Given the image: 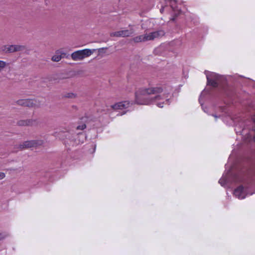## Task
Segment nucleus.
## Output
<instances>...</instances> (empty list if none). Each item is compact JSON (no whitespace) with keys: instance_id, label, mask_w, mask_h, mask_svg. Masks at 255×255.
I'll use <instances>...</instances> for the list:
<instances>
[{"instance_id":"f257e3e1","label":"nucleus","mask_w":255,"mask_h":255,"mask_svg":"<svg viewBox=\"0 0 255 255\" xmlns=\"http://www.w3.org/2000/svg\"><path fill=\"white\" fill-rule=\"evenodd\" d=\"M162 86L138 89L135 93V103L138 105H149L155 104L159 108L169 105V93L164 92Z\"/></svg>"},{"instance_id":"f03ea898","label":"nucleus","mask_w":255,"mask_h":255,"mask_svg":"<svg viewBox=\"0 0 255 255\" xmlns=\"http://www.w3.org/2000/svg\"><path fill=\"white\" fill-rule=\"evenodd\" d=\"M252 186V185L249 183H246L244 186L240 185L234 190L233 194L239 199H244L248 195H252L255 193V192L250 191Z\"/></svg>"},{"instance_id":"7ed1b4c3","label":"nucleus","mask_w":255,"mask_h":255,"mask_svg":"<svg viewBox=\"0 0 255 255\" xmlns=\"http://www.w3.org/2000/svg\"><path fill=\"white\" fill-rule=\"evenodd\" d=\"M208 85L216 88L218 86L222 81L223 77L217 74L209 71H205Z\"/></svg>"},{"instance_id":"20e7f679","label":"nucleus","mask_w":255,"mask_h":255,"mask_svg":"<svg viewBox=\"0 0 255 255\" xmlns=\"http://www.w3.org/2000/svg\"><path fill=\"white\" fill-rule=\"evenodd\" d=\"M95 50V49H90L77 50L71 54V58L74 61L82 60L84 58L91 56Z\"/></svg>"},{"instance_id":"39448f33","label":"nucleus","mask_w":255,"mask_h":255,"mask_svg":"<svg viewBox=\"0 0 255 255\" xmlns=\"http://www.w3.org/2000/svg\"><path fill=\"white\" fill-rule=\"evenodd\" d=\"M17 105L28 107H38L40 103L35 99H20L16 101Z\"/></svg>"},{"instance_id":"423d86ee","label":"nucleus","mask_w":255,"mask_h":255,"mask_svg":"<svg viewBox=\"0 0 255 255\" xmlns=\"http://www.w3.org/2000/svg\"><path fill=\"white\" fill-rule=\"evenodd\" d=\"M43 141L42 140H28L23 142L22 143L19 145V148L20 149L24 148H31L33 147H36L39 145L43 144Z\"/></svg>"},{"instance_id":"0eeeda50","label":"nucleus","mask_w":255,"mask_h":255,"mask_svg":"<svg viewBox=\"0 0 255 255\" xmlns=\"http://www.w3.org/2000/svg\"><path fill=\"white\" fill-rule=\"evenodd\" d=\"M25 49V46L20 45H6L1 47V50L5 53H12Z\"/></svg>"},{"instance_id":"6e6552de","label":"nucleus","mask_w":255,"mask_h":255,"mask_svg":"<svg viewBox=\"0 0 255 255\" xmlns=\"http://www.w3.org/2000/svg\"><path fill=\"white\" fill-rule=\"evenodd\" d=\"M134 33V30L131 28L129 29H124L116 32H113L111 33V36L115 37H128L132 35Z\"/></svg>"},{"instance_id":"1a4fd4ad","label":"nucleus","mask_w":255,"mask_h":255,"mask_svg":"<svg viewBox=\"0 0 255 255\" xmlns=\"http://www.w3.org/2000/svg\"><path fill=\"white\" fill-rule=\"evenodd\" d=\"M165 34V32L163 30H160L154 32H152L148 34L146 33L147 40H153L156 38H159L162 36H163Z\"/></svg>"},{"instance_id":"9d476101","label":"nucleus","mask_w":255,"mask_h":255,"mask_svg":"<svg viewBox=\"0 0 255 255\" xmlns=\"http://www.w3.org/2000/svg\"><path fill=\"white\" fill-rule=\"evenodd\" d=\"M130 103L128 101L118 102L111 106L114 110H122L129 107Z\"/></svg>"},{"instance_id":"9b49d317","label":"nucleus","mask_w":255,"mask_h":255,"mask_svg":"<svg viewBox=\"0 0 255 255\" xmlns=\"http://www.w3.org/2000/svg\"><path fill=\"white\" fill-rule=\"evenodd\" d=\"M35 123V121L33 120H20L18 121L17 125L19 126H32Z\"/></svg>"},{"instance_id":"f8f14e48","label":"nucleus","mask_w":255,"mask_h":255,"mask_svg":"<svg viewBox=\"0 0 255 255\" xmlns=\"http://www.w3.org/2000/svg\"><path fill=\"white\" fill-rule=\"evenodd\" d=\"M132 40L135 42H140L147 41V37L146 34L136 36L132 39Z\"/></svg>"},{"instance_id":"ddd939ff","label":"nucleus","mask_w":255,"mask_h":255,"mask_svg":"<svg viewBox=\"0 0 255 255\" xmlns=\"http://www.w3.org/2000/svg\"><path fill=\"white\" fill-rule=\"evenodd\" d=\"M170 1V4L171 7V8L173 9V10H176V7L174 5V4L178 2L177 0H168ZM177 10H178V9L177 8Z\"/></svg>"},{"instance_id":"4468645a","label":"nucleus","mask_w":255,"mask_h":255,"mask_svg":"<svg viewBox=\"0 0 255 255\" xmlns=\"http://www.w3.org/2000/svg\"><path fill=\"white\" fill-rule=\"evenodd\" d=\"M227 180V179L226 177H225L223 175V177L219 180V183L222 186H223L226 185Z\"/></svg>"},{"instance_id":"2eb2a0df","label":"nucleus","mask_w":255,"mask_h":255,"mask_svg":"<svg viewBox=\"0 0 255 255\" xmlns=\"http://www.w3.org/2000/svg\"><path fill=\"white\" fill-rule=\"evenodd\" d=\"M62 58L60 55H54L52 57V60L55 62H59Z\"/></svg>"},{"instance_id":"dca6fc26","label":"nucleus","mask_w":255,"mask_h":255,"mask_svg":"<svg viewBox=\"0 0 255 255\" xmlns=\"http://www.w3.org/2000/svg\"><path fill=\"white\" fill-rule=\"evenodd\" d=\"M7 65V64L5 62L0 60V72L3 70Z\"/></svg>"},{"instance_id":"f3484780","label":"nucleus","mask_w":255,"mask_h":255,"mask_svg":"<svg viewBox=\"0 0 255 255\" xmlns=\"http://www.w3.org/2000/svg\"><path fill=\"white\" fill-rule=\"evenodd\" d=\"M86 128L85 124H82L77 127L76 129L77 130H83Z\"/></svg>"},{"instance_id":"a211bd4d","label":"nucleus","mask_w":255,"mask_h":255,"mask_svg":"<svg viewBox=\"0 0 255 255\" xmlns=\"http://www.w3.org/2000/svg\"><path fill=\"white\" fill-rule=\"evenodd\" d=\"M66 97L70 98H74L76 97V95L74 93H68Z\"/></svg>"},{"instance_id":"6ab92c4d","label":"nucleus","mask_w":255,"mask_h":255,"mask_svg":"<svg viewBox=\"0 0 255 255\" xmlns=\"http://www.w3.org/2000/svg\"><path fill=\"white\" fill-rule=\"evenodd\" d=\"M6 236L5 234L0 233V240L3 239Z\"/></svg>"},{"instance_id":"aec40b11","label":"nucleus","mask_w":255,"mask_h":255,"mask_svg":"<svg viewBox=\"0 0 255 255\" xmlns=\"http://www.w3.org/2000/svg\"><path fill=\"white\" fill-rule=\"evenodd\" d=\"M5 177V174L3 172H0V180Z\"/></svg>"},{"instance_id":"412c9836","label":"nucleus","mask_w":255,"mask_h":255,"mask_svg":"<svg viewBox=\"0 0 255 255\" xmlns=\"http://www.w3.org/2000/svg\"><path fill=\"white\" fill-rule=\"evenodd\" d=\"M163 9H164V6L162 5L161 6V8L160 9V11L161 13L163 12Z\"/></svg>"},{"instance_id":"4be33fe9","label":"nucleus","mask_w":255,"mask_h":255,"mask_svg":"<svg viewBox=\"0 0 255 255\" xmlns=\"http://www.w3.org/2000/svg\"><path fill=\"white\" fill-rule=\"evenodd\" d=\"M253 120L254 122L255 123V117L253 118Z\"/></svg>"},{"instance_id":"5701e85b","label":"nucleus","mask_w":255,"mask_h":255,"mask_svg":"<svg viewBox=\"0 0 255 255\" xmlns=\"http://www.w3.org/2000/svg\"><path fill=\"white\" fill-rule=\"evenodd\" d=\"M213 116H214L215 118H217L218 117L216 115H213Z\"/></svg>"},{"instance_id":"b1692460","label":"nucleus","mask_w":255,"mask_h":255,"mask_svg":"<svg viewBox=\"0 0 255 255\" xmlns=\"http://www.w3.org/2000/svg\"><path fill=\"white\" fill-rule=\"evenodd\" d=\"M254 139H255V137H254Z\"/></svg>"}]
</instances>
